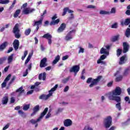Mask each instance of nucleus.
Masks as SVG:
<instances>
[{"instance_id":"obj_37","label":"nucleus","mask_w":130,"mask_h":130,"mask_svg":"<svg viewBox=\"0 0 130 130\" xmlns=\"http://www.w3.org/2000/svg\"><path fill=\"white\" fill-rule=\"evenodd\" d=\"M18 113L21 115L22 117H26V114L23 112V111L20 110L18 111Z\"/></svg>"},{"instance_id":"obj_47","label":"nucleus","mask_w":130,"mask_h":130,"mask_svg":"<svg viewBox=\"0 0 130 130\" xmlns=\"http://www.w3.org/2000/svg\"><path fill=\"white\" fill-rule=\"evenodd\" d=\"M105 58H106V55H102V56H101L100 58L99 59V60H104V59H105Z\"/></svg>"},{"instance_id":"obj_8","label":"nucleus","mask_w":130,"mask_h":130,"mask_svg":"<svg viewBox=\"0 0 130 130\" xmlns=\"http://www.w3.org/2000/svg\"><path fill=\"white\" fill-rule=\"evenodd\" d=\"M109 48L110 46H106L104 48H102L100 51L101 54H106V55H109Z\"/></svg>"},{"instance_id":"obj_44","label":"nucleus","mask_w":130,"mask_h":130,"mask_svg":"<svg viewBox=\"0 0 130 130\" xmlns=\"http://www.w3.org/2000/svg\"><path fill=\"white\" fill-rule=\"evenodd\" d=\"M68 8H65L63 9V12L62 14V16H65V15L67 14V12H68Z\"/></svg>"},{"instance_id":"obj_11","label":"nucleus","mask_w":130,"mask_h":130,"mask_svg":"<svg viewBox=\"0 0 130 130\" xmlns=\"http://www.w3.org/2000/svg\"><path fill=\"white\" fill-rule=\"evenodd\" d=\"M114 76L116 77L117 76L116 79H115V81L116 82H120L121 80H122V76L120 75V71H117L115 74Z\"/></svg>"},{"instance_id":"obj_58","label":"nucleus","mask_w":130,"mask_h":130,"mask_svg":"<svg viewBox=\"0 0 130 130\" xmlns=\"http://www.w3.org/2000/svg\"><path fill=\"white\" fill-rule=\"evenodd\" d=\"M28 75V69H26L25 72L23 73V77H26Z\"/></svg>"},{"instance_id":"obj_62","label":"nucleus","mask_w":130,"mask_h":130,"mask_svg":"<svg viewBox=\"0 0 130 130\" xmlns=\"http://www.w3.org/2000/svg\"><path fill=\"white\" fill-rule=\"evenodd\" d=\"M62 110H63V109L59 108L57 109V113H59V112H61V111H62Z\"/></svg>"},{"instance_id":"obj_3","label":"nucleus","mask_w":130,"mask_h":130,"mask_svg":"<svg viewBox=\"0 0 130 130\" xmlns=\"http://www.w3.org/2000/svg\"><path fill=\"white\" fill-rule=\"evenodd\" d=\"M47 111H48V108H46L44 111L41 114V115L37 120L31 119L30 120V122L32 124H35V123H37V122L40 121L42 118H43L44 115L47 113Z\"/></svg>"},{"instance_id":"obj_41","label":"nucleus","mask_w":130,"mask_h":130,"mask_svg":"<svg viewBox=\"0 0 130 130\" xmlns=\"http://www.w3.org/2000/svg\"><path fill=\"white\" fill-rule=\"evenodd\" d=\"M80 49L78 52V53H84V51H85V49L83 48H81L80 46L79 47Z\"/></svg>"},{"instance_id":"obj_25","label":"nucleus","mask_w":130,"mask_h":130,"mask_svg":"<svg viewBox=\"0 0 130 130\" xmlns=\"http://www.w3.org/2000/svg\"><path fill=\"white\" fill-rule=\"evenodd\" d=\"M59 59H60V56H59V55H58L57 56L55 57V59L53 61V64H56V63L58 62Z\"/></svg>"},{"instance_id":"obj_32","label":"nucleus","mask_w":130,"mask_h":130,"mask_svg":"<svg viewBox=\"0 0 130 130\" xmlns=\"http://www.w3.org/2000/svg\"><path fill=\"white\" fill-rule=\"evenodd\" d=\"M125 35L126 37H127V38L130 37V28H127L125 32Z\"/></svg>"},{"instance_id":"obj_64","label":"nucleus","mask_w":130,"mask_h":130,"mask_svg":"<svg viewBox=\"0 0 130 130\" xmlns=\"http://www.w3.org/2000/svg\"><path fill=\"white\" fill-rule=\"evenodd\" d=\"M125 13L126 14V15H127L128 16H130V10H127L125 12Z\"/></svg>"},{"instance_id":"obj_54","label":"nucleus","mask_w":130,"mask_h":130,"mask_svg":"<svg viewBox=\"0 0 130 130\" xmlns=\"http://www.w3.org/2000/svg\"><path fill=\"white\" fill-rule=\"evenodd\" d=\"M50 116H51V114L49 112L45 117L46 119L49 118Z\"/></svg>"},{"instance_id":"obj_52","label":"nucleus","mask_w":130,"mask_h":130,"mask_svg":"<svg viewBox=\"0 0 130 130\" xmlns=\"http://www.w3.org/2000/svg\"><path fill=\"white\" fill-rule=\"evenodd\" d=\"M42 79L43 81H45V80L46 79V73L45 72L43 73V74Z\"/></svg>"},{"instance_id":"obj_46","label":"nucleus","mask_w":130,"mask_h":130,"mask_svg":"<svg viewBox=\"0 0 130 130\" xmlns=\"http://www.w3.org/2000/svg\"><path fill=\"white\" fill-rule=\"evenodd\" d=\"M100 15H106V14H108V12L105 11L101 10L100 12Z\"/></svg>"},{"instance_id":"obj_60","label":"nucleus","mask_w":130,"mask_h":130,"mask_svg":"<svg viewBox=\"0 0 130 130\" xmlns=\"http://www.w3.org/2000/svg\"><path fill=\"white\" fill-rule=\"evenodd\" d=\"M88 9H95V7L93 5H89L87 7Z\"/></svg>"},{"instance_id":"obj_13","label":"nucleus","mask_w":130,"mask_h":130,"mask_svg":"<svg viewBox=\"0 0 130 130\" xmlns=\"http://www.w3.org/2000/svg\"><path fill=\"white\" fill-rule=\"evenodd\" d=\"M46 61H47V59L46 57L43 58L40 62V68H45V67H47V64L46 63Z\"/></svg>"},{"instance_id":"obj_39","label":"nucleus","mask_w":130,"mask_h":130,"mask_svg":"<svg viewBox=\"0 0 130 130\" xmlns=\"http://www.w3.org/2000/svg\"><path fill=\"white\" fill-rule=\"evenodd\" d=\"M29 108H30V105H23V109L25 111L28 110V109H29Z\"/></svg>"},{"instance_id":"obj_19","label":"nucleus","mask_w":130,"mask_h":130,"mask_svg":"<svg viewBox=\"0 0 130 130\" xmlns=\"http://www.w3.org/2000/svg\"><path fill=\"white\" fill-rule=\"evenodd\" d=\"M24 91L23 89V86H21L16 91V93H18V96H21L24 93Z\"/></svg>"},{"instance_id":"obj_51","label":"nucleus","mask_w":130,"mask_h":130,"mask_svg":"<svg viewBox=\"0 0 130 130\" xmlns=\"http://www.w3.org/2000/svg\"><path fill=\"white\" fill-rule=\"evenodd\" d=\"M10 127V123H8L6 125H5L3 129V130H6V129H7V128H9V127Z\"/></svg>"},{"instance_id":"obj_21","label":"nucleus","mask_w":130,"mask_h":130,"mask_svg":"<svg viewBox=\"0 0 130 130\" xmlns=\"http://www.w3.org/2000/svg\"><path fill=\"white\" fill-rule=\"evenodd\" d=\"M9 44L8 42H5L4 43L1 45L0 46V51H3L6 47H7V46Z\"/></svg>"},{"instance_id":"obj_28","label":"nucleus","mask_w":130,"mask_h":130,"mask_svg":"<svg viewBox=\"0 0 130 130\" xmlns=\"http://www.w3.org/2000/svg\"><path fill=\"white\" fill-rule=\"evenodd\" d=\"M21 13V10L18 9L16 11L15 13L13 15L14 18H17L20 15V13Z\"/></svg>"},{"instance_id":"obj_56","label":"nucleus","mask_w":130,"mask_h":130,"mask_svg":"<svg viewBox=\"0 0 130 130\" xmlns=\"http://www.w3.org/2000/svg\"><path fill=\"white\" fill-rule=\"evenodd\" d=\"M52 38L48 39V43L49 45H51V43H52V40H51Z\"/></svg>"},{"instance_id":"obj_31","label":"nucleus","mask_w":130,"mask_h":130,"mask_svg":"<svg viewBox=\"0 0 130 130\" xmlns=\"http://www.w3.org/2000/svg\"><path fill=\"white\" fill-rule=\"evenodd\" d=\"M9 0H0V4H1V5H6L7 4H9Z\"/></svg>"},{"instance_id":"obj_38","label":"nucleus","mask_w":130,"mask_h":130,"mask_svg":"<svg viewBox=\"0 0 130 130\" xmlns=\"http://www.w3.org/2000/svg\"><path fill=\"white\" fill-rule=\"evenodd\" d=\"M27 54H28V51L25 50L24 52L23 56H22L21 57L22 60H24L25 59V58L26 57V56H27Z\"/></svg>"},{"instance_id":"obj_42","label":"nucleus","mask_w":130,"mask_h":130,"mask_svg":"<svg viewBox=\"0 0 130 130\" xmlns=\"http://www.w3.org/2000/svg\"><path fill=\"white\" fill-rule=\"evenodd\" d=\"M83 130H93V128L89 125L85 126Z\"/></svg>"},{"instance_id":"obj_4","label":"nucleus","mask_w":130,"mask_h":130,"mask_svg":"<svg viewBox=\"0 0 130 130\" xmlns=\"http://www.w3.org/2000/svg\"><path fill=\"white\" fill-rule=\"evenodd\" d=\"M112 122V118L111 116H109L107 117L104 121V124L106 128H108L111 126V123Z\"/></svg>"},{"instance_id":"obj_30","label":"nucleus","mask_w":130,"mask_h":130,"mask_svg":"<svg viewBox=\"0 0 130 130\" xmlns=\"http://www.w3.org/2000/svg\"><path fill=\"white\" fill-rule=\"evenodd\" d=\"M120 36L119 35H117V36L113 37L112 38V41L113 42H115L116 41H117V40H118V39H119Z\"/></svg>"},{"instance_id":"obj_35","label":"nucleus","mask_w":130,"mask_h":130,"mask_svg":"<svg viewBox=\"0 0 130 130\" xmlns=\"http://www.w3.org/2000/svg\"><path fill=\"white\" fill-rule=\"evenodd\" d=\"M120 102H117V104L116 105V108L120 111L121 110V105L120 104Z\"/></svg>"},{"instance_id":"obj_27","label":"nucleus","mask_w":130,"mask_h":130,"mask_svg":"<svg viewBox=\"0 0 130 130\" xmlns=\"http://www.w3.org/2000/svg\"><path fill=\"white\" fill-rule=\"evenodd\" d=\"M43 38H45L46 39H50L51 38H52V36L51 35H50L49 33H47L45 34L43 36Z\"/></svg>"},{"instance_id":"obj_9","label":"nucleus","mask_w":130,"mask_h":130,"mask_svg":"<svg viewBox=\"0 0 130 130\" xmlns=\"http://www.w3.org/2000/svg\"><path fill=\"white\" fill-rule=\"evenodd\" d=\"M33 12H35V9H31L29 7L25 8L23 10V13L24 15H29V14H31V13H33Z\"/></svg>"},{"instance_id":"obj_36","label":"nucleus","mask_w":130,"mask_h":130,"mask_svg":"<svg viewBox=\"0 0 130 130\" xmlns=\"http://www.w3.org/2000/svg\"><path fill=\"white\" fill-rule=\"evenodd\" d=\"M16 0H14L12 4L11 5V6L9 7V11H11V10H13V9H14V8L15 7V5H16Z\"/></svg>"},{"instance_id":"obj_59","label":"nucleus","mask_w":130,"mask_h":130,"mask_svg":"<svg viewBox=\"0 0 130 130\" xmlns=\"http://www.w3.org/2000/svg\"><path fill=\"white\" fill-rule=\"evenodd\" d=\"M33 92H34V90H29L27 92V95H30L31 94H33Z\"/></svg>"},{"instance_id":"obj_29","label":"nucleus","mask_w":130,"mask_h":130,"mask_svg":"<svg viewBox=\"0 0 130 130\" xmlns=\"http://www.w3.org/2000/svg\"><path fill=\"white\" fill-rule=\"evenodd\" d=\"M14 58V54H12L10 56L8 57V63H11L13 61V59Z\"/></svg>"},{"instance_id":"obj_49","label":"nucleus","mask_w":130,"mask_h":130,"mask_svg":"<svg viewBox=\"0 0 130 130\" xmlns=\"http://www.w3.org/2000/svg\"><path fill=\"white\" fill-rule=\"evenodd\" d=\"M128 72H129V68H127L125 70L124 72V75L125 76L128 74Z\"/></svg>"},{"instance_id":"obj_43","label":"nucleus","mask_w":130,"mask_h":130,"mask_svg":"<svg viewBox=\"0 0 130 130\" xmlns=\"http://www.w3.org/2000/svg\"><path fill=\"white\" fill-rule=\"evenodd\" d=\"M124 24V25H126V26H127V25L130 24V19H126Z\"/></svg>"},{"instance_id":"obj_5","label":"nucleus","mask_w":130,"mask_h":130,"mask_svg":"<svg viewBox=\"0 0 130 130\" xmlns=\"http://www.w3.org/2000/svg\"><path fill=\"white\" fill-rule=\"evenodd\" d=\"M19 23H17L15 24L13 28V33L15 34V37L19 39L21 37V35L20 33V29H19Z\"/></svg>"},{"instance_id":"obj_50","label":"nucleus","mask_w":130,"mask_h":130,"mask_svg":"<svg viewBox=\"0 0 130 130\" xmlns=\"http://www.w3.org/2000/svg\"><path fill=\"white\" fill-rule=\"evenodd\" d=\"M116 12V9H115V8H113L111 9V14H115Z\"/></svg>"},{"instance_id":"obj_48","label":"nucleus","mask_w":130,"mask_h":130,"mask_svg":"<svg viewBox=\"0 0 130 130\" xmlns=\"http://www.w3.org/2000/svg\"><path fill=\"white\" fill-rule=\"evenodd\" d=\"M111 28L113 29H116L117 28V24L116 23H114L111 25Z\"/></svg>"},{"instance_id":"obj_53","label":"nucleus","mask_w":130,"mask_h":130,"mask_svg":"<svg viewBox=\"0 0 130 130\" xmlns=\"http://www.w3.org/2000/svg\"><path fill=\"white\" fill-rule=\"evenodd\" d=\"M15 98L12 97L10 100V103H15Z\"/></svg>"},{"instance_id":"obj_18","label":"nucleus","mask_w":130,"mask_h":130,"mask_svg":"<svg viewBox=\"0 0 130 130\" xmlns=\"http://www.w3.org/2000/svg\"><path fill=\"white\" fill-rule=\"evenodd\" d=\"M73 124V121L70 119H67L64 121V126H71Z\"/></svg>"},{"instance_id":"obj_17","label":"nucleus","mask_w":130,"mask_h":130,"mask_svg":"<svg viewBox=\"0 0 130 130\" xmlns=\"http://www.w3.org/2000/svg\"><path fill=\"white\" fill-rule=\"evenodd\" d=\"M8 101H9V97L8 96V94H5V95L2 99V104L3 105L8 104Z\"/></svg>"},{"instance_id":"obj_55","label":"nucleus","mask_w":130,"mask_h":130,"mask_svg":"<svg viewBox=\"0 0 130 130\" xmlns=\"http://www.w3.org/2000/svg\"><path fill=\"white\" fill-rule=\"evenodd\" d=\"M69 78H66L62 80V83H63L64 84L67 83L69 81Z\"/></svg>"},{"instance_id":"obj_7","label":"nucleus","mask_w":130,"mask_h":130,"mask_svg":"<svg viewBox=\"0 0 130 130\" xmlns=\"http://www.w3.org/2000/svg\"><path fill=\"white\" fill-rule=\"evenodd\" d=\"M79 71H80V66L79 65L74 66L70 70V73H74V76H77Z\"/></svg>"},{"instance_id":"obj_26","label":"nucleus","mask_w":130,"mask_h":130,"mask_svg":"<svg viewBox=\"0 0 130 130\" xmlns=\"http://www.w3.org/2000/svg\"><path fill=\"white\" fill-rule=\"evenodd\" d=\"M59 19H57L56 20H52L50 23V25L51 26L52 25H57L59 23Z\"/></svg>"},{"instance_id":"obj_33","label":"nucleus","mask_w":130,"mask_h":130,"mask_svg":"<svg viewBox=\"0 0 130 130\" xmlns=\"http://www.w3.org/2000/svg\"><path fill=\"white\" fill-rule=\"evenodd\" d=\"M31 33V28H28L27 29H26L24 31V34L26 35V36H28Z\"/></svg>"},{"instance_id":"obj_20","label":"nucleus","mask_w":130,"mask_h":130,"mask_svg":"<svg viewBox=\"0 0 130 130\" xmlns=\"http://www.w3.org/2000/svg\"><path fill=\"white\" fill-rule=\"evenodd\" d=\"M39 111V106H36L33 108V112L31 114V116H34L36 113Z\"/></svg>"},{"instance_id":"obj_34","label":"nucleus","mask_w":130,"mask_h":130,"mask_svg":"<svg viewBox=\"0 0 130 130\" xmlns=\"http://www.w3.org/2000/svg\"><path fill=\"white\" fill-rule=\"evenodd\" d=\"M97 63L98 64L101 63V64H103L104 66H106V62H105V61H103V60L98 59L97 61Z\"/></svg>"},{"instance_id":"obj_40","label":"nucleus","mask_w":130,"mask_h":130,"mask_svg":"<svg viewBox=\"0 0 130 130\" xmlns=\"http://www.w3.org/2000/svg\"><path fill=\"white\" fill-rule=\"evenodd\" d=\"M121 52H122V50L120 49H118L117 50V56L118 57L121 54Z\"/></svg>"},{"instance_id":"obj_16","label":"nucleus","mask_w":130,"mask_h":130,"mask_svg":"<svg viewBox=\"0 0 130 130\" xmlns=\"http://www.w3.org/2000/svg\"><path fill=\"white\" fill-rule=\"evenodd\" d=\"M13 47L15 50H17L20 46V42L17 39H15L13 42Z\"/></svg>"},{"instance_id":"obj_63","label":"nucleus","mask_w":130,"mask_h":130,"mask_svg":"<svg viewBox=\"0 0 130 130\" xmlns=\"http://www.w3.org/2000/svg\"><path fill=\"white\" fill-rule=\"evenodd\" d=\"M69 91V86H66L64 89V92H68Z\"/></svg>"},{"instance_id":"obj_57","label":"nucleus","mask_w":130,"mask_h":130,"mask_svg":"<svg viewBox=\"0 0 130 130\" xmlns=\"http://www.w3.org/2000/svg\"><path fill=\"white\" fill-rule=\"evenodd\" d=\"M69 58V55H67L66 56H63L62 59V60H66V59H68Z\"/></svg>"},{"instance_id":"obj_2","label":"nucleus","mask_w":130,"mask_h":130,"mask_svg":"<svg viewBox=\"0 0 130 130\" xmlns=\"http://www.w3.org/2000/svg\"><path fill=\"white\" fill-rule=\"evenodd\" d=\"M58 85L56 84L49 91L48 94H42L39 96V99L43 100H47L49 98H50L51 96H52V94H53V92L57 89Z\"/></svg>"},{"instance_id":"obj_23","label":"nucleus","mask_w":130,"mask_h":130,"mask_svg":"<svg viewBox=\"0 0 130 130\" xmlns=\"http://www.w3.org/2000/svg\"><path fill=\"white\" fill-rule=\"evenodd\" d=\"M125 63V56H122L120 58V61H119V64H124Z\"/></svg>"},{"instance_id":"obj_14","label":"nucleus","mask_w":130,"mask_h":130,"mask_svg":"<svg viewBox=\"0 0 130 130\" xmlns=\"http://www.w3.org/2000/svg\"><path fill=\"white\" fill-rule=\"evenodd\" d=\"M123 53H126L128 51V49L129 48V46L128 45V44L126 42L123 43Z\"/></svg>"},{"instance_id":"obj_24","label":"nucleus","mask_w":130,"mask_h":130,"mask_svg":"<svg viewBox=\"0 0 130 130\" xmlns=\"http://www.w3.org/2000/svg\"><path fill=\"white\" fill-rule=\"evenodd\" d=\"M32 55H33V53H30L28 54V56L24 62V64H27V63L30 61V59H31Z\"/></svg>"},{"instance_id":"obj_12","label":"nucleus","mask_w":130,"mask_h":130,"mask_svg":"<svg viewBox=\"0 0 130 130\" xmlns=\"http://www.w3.org/2000/svg\"><path fill=\"white\" fill-rule=\"evenodd\" d=\"M11 77L12 75L9 74L8 76L6 78L5 80H4V82L2 84V88H5L6 86H7V83L10 81V79H11Z\"/></svg>"},{"instance_id":"obj_15","label":"nucleus","mask_w":130,"mask_h":130,"mask_svg":"<svg viewBox=\"0 0 130 130\" xmlns=\"http://www.w3.org/2000/svg\"><path fill=\"white\" fill-rule=\"evenodd\" d=\"M65 29H66V24L62 23L60 25V27L57 29V32L58 33H61L62 32H63V31H64Z\"/></svg>"},{"instance_id":"obj_61","label":"nucleus","mask_w":130,"mask_h":130,"mask_svg":"<svg viewBox=\"0 0 130 130\" xmlns=\"http://www.w3.org/2000/svg\"><path fill=\"white\" fill-rule=\"evenodd\" d=\"M112 84H113V81H111L109 82L107 84L108 87H111L112 86Z\"/></svg>"},{"instance_id":"obj_45","label":"nucleus","mask_w":130,"mask_h":130,"mask_svg":"<svg viewBox=\"0 0 130 130\" xmlns=\"http://www.w3.org/2000/svg\"><path fill=\"white\" fill-rule=\"evenodd\" d=\"M92 82H93V78H89L87 81L86 83H87V84H90V83H92Z\"/></svg>"},{"instance_id":"obj_1","label":"nucleus","mask_w":130,"mask_h":130,"mask_svg":"<svg viewBox=\"0 0 130 130\" xmlns=\"http://www.w3.org/2000/svg\"><path fill=\"white\" fill-rule=\"evenodd\" d=\"M121 94V89L116 87L114 90L107 94L109 100H113L116 102H120V97L117 96Z\"/></svg>"},{"instance_id":"obj_10","label":"nucleus","mask_w":130,"mask_h":130,"mask_svg":"<svg viewBox=\"0 0 130 130\" xmlns=\"http://www.w3.org/2000/svg\"><path fill=\"white\" fill-rule=\"evenodd\" d=\"M101 78H102V76H99L96 79H93L91 82V83L89 85L90 88H92L93 86L94 85H96L100 80H101Z\"/></svg>"},{"instance_id":"obj_6","label":"nucleus","mask_w":130,"mask_h":130,"mask_svg":"<svg viewBox=\"0 0 130 130\" xmlns=\"http://www.w3.org/2000/svg\"><path fill=\"white\" fill-rule=\"evenodd\" d=\"M75 32H76V30H72L68 32L65 37V40H66V41H70V40H72L74 37Z\"/></svg>"},{"instance_id":"obj_22","label":"nucleus","mask_w":130,"mask_h":130,"mask_svg":"<svg viewBox=\"0 0 130 130\" xmlns=\"http://www.w3.org/2000/svg\"><path fill=\"white\" fill-rule=\"evenodd\" d=\"M42 21H43V18H41L39 21H35L34 26H39L42 24Z\"/></svg>"}]
</instances>
